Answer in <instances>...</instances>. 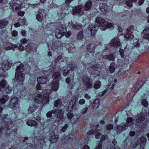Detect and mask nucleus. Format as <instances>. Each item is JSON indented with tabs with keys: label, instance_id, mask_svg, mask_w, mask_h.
<instances>
[{
	"label": "nucleus",
	"instance_id": "nucleus-1",
	"mask_svg": "<svg viewBox=\"0 0 149 149\" xmlns=\"http://www.w3.org/2000/svg\"><path fill=\"white\" fill-rule=\"evenodd\" d=\"M96 22L98 24V25L91 24L88 27V30L91 33V36L92 38L95 36L99 28L102 31L105 30L108 28L111 29L114 28V26L111 23H109L107 21H105L104 19L99 16L96 18Z\"/></svg>",
	"mask_w": 149,
	"mask_h": 149
},
{
	"label": "nucleus",
	"instance_id": "nucleus-2",
	"mask_svg": "<svg viewBox=\"0 0 149 149\" xmlns=\"http://www.w3.org/2000/svg\"><path fill=\"white\" fill-rule=\"evenodd\" d=\"M56 113L57 114L55 122H57L58 124H59L60 121H63V113L61 109H54L49 111L47 113L46 116L47 117H51L52 116V114H56Z\"/></svg>",
	"mask_w": 149,
	"mask_h": 149
},
{
	"label": "nucleus",
	"instance_id": "nucleus-3",
	"mask_svg": "<svg viewBox=\"0 0 149 149\" xmlns=\"http://www.w3.org/2000/svg\"><path fill=\"white\" fill-rule=\"evenodd\" d=\"M66 32V26L64 24H61L55 30V36L57 39H61Z\"/></svg>",
	"mask_w": 149,
	"mask_h": 149
},
{
	"label": "nucleus",
	"instance_id": "nucleus-4",
	"mask_svg": "<svg viewBox=\"0 0 149 149\" xmlns=\"http://www.w3.org/2000/svg\"><path fill=\"white\" fill-rule=\"evenodd\" d=\"M85 68L87 69L91 68L92 74L96 75H98L100 72V66L99 64H96L92 65L91 63H88L85 65Z\"/></svg>",
	"mask_w": 149,
	"mask_h": 149
},
{
	"label": "nucleus",
	"instance_id": "nucleus-5",
	"mask_svg": "<svg viewBox=\"0 0 149 149\" xmlns=\"http://www.w3.org/2000/svg\"><path fill=\"white\" fill-rule=\"evenodd\" d=\"M121 45V44L120 42L119 38H114L111 40V42L110 44V46H109V47L106 46L105 49H104L103 51V52H107V50H108L109 48H111V47L116 48L118 47H118L120 46Z\"/></svg>",
	"mask_w": 149,
	"mask_h": 149
},
{
	"label": "nucleus",
	"instance_id": "nucleus-6",
	"mask_svg": "<svg viewBox=\"0 0 149 149\" xmlns=\"http://www.w3.org/2000/svg\"><path fill=\"white\" fill-rule=\"evenodd\" d=\"M22 2L20 0H13L10 2V5L14 11L19 10L21 8Z\"/></svg>",
	"mask_w": 149,
	"mask_h": 149
},
{
	"label": "nucleus",
	"instance_id": "nucleus-7",
	"mask_svg": "<svg viewBox=\"0 0 149 149\" xmlns=\"http://www.w3.org/2000/svg\"><path fill=\"white\" fill-rule=\"evenodd\" d=\"M46 21L45 22H44L42 23L43 27H44V31L47 35H49L50 36V34H52L53 31V28L54 27L53 24L54 23H47L46 24Z\"/></svg>",
	"mask_w": 149,
	"mask_h": 149
},
{
	"label": "nucleus",
	"instance_id": "nucleus-8",
	"mask_svg": "<svg viewBox=\"0 0 149 149\" xmlns=\"http://www.w3.org/2000/svg\"><path fill=\"white\" fill-rule=\"evenodd\" d=\"M84 88L86 90L91 88L93 86L90 78L86 75L84 76L82 78Z\"/></svg>",
	"mask_w": 149,
	"mask_h": 149
},
{
	"label": "nucleus",
	"instance_id": "nucleus-9",
	"mask_svg": "<svg viewBox=\"0 0 149 149\" xmlns=\"http://www.w3.org/2000/svg\"><path fill=\"white\" fill-rule=\"evenodd\" d=\"M13 62L11 60H4L1 63V68L4 71L7 70L10 68Z\"/></svg>",
	"mask_w": 149,
	"mask_h": 149
},
{
	"label": "nucleus",
	"instance_id": "nucleus-10",
	"mask_svg": "<svg viewBox=\"0 0 149 149\" xmlns=\"http://www.w3.org/2000/svg\"><path fill=\"white\" fill-rule=\"evenodd\" d=\"M146 113L141 112L138 115L136 119V121L137 123L141 124L145 119Z\"/></svg>",
	"mask_w": 149,
	"mask_h": 149
},
{
	"label": "nucleus",
	"instance_id": "nucleus-11",
	"mask_svg": "<svg viewBox=\"0 0 149 149\" xmlns=\"http://www.w3.org/2000/svg\"><path fill=\"white\" fill-rule=\"evenodd\" d=\"M25 74L22 73L16 72L15 78L16 81L17 82H21L22 83L24 80Z\"/></svg>",
	"mask_w": 149,
	"mask_h": 149
},
{
	"label": "nucleus",
	"instance_id": "nucleus-12",
	"mask_svg": "<svg viewBox=\"0 0 149 149\" xmlns=\"http://www.w3.org/2000/svg\"><path fill=\"white\" fill-rule=\"evenodd\" d=\"M58 80L56 79H54L50 85V86H51V89L54 91H57L58 88Z\"/></svg>",
	"mask_w": 149,
	"mask_h": 149
},
{
	"label": "nucleus",
	"instance_id": "nucleus-13",
	"mask_svg": "<svg viewBox=\"0 0 149 149\" xmlns=\"http://www.w3.org/2000/svg\"><path fill=\"white\" fill-rule=\"evenodd\" d=\"M52 49L54 51L58 52L61 49V46L59 41H56L52 45Z\"/></svg>",
	"mask_w": 149,
	"mask_h": 149
},
{
	"label": "nucleus",
	"instance_id": "nucleus-14",
	"mask_svg": "<svg viewBox=\"0 0 149 149\" xmlns=\"http://www.w3.org/2000/svg\"><path fill=\"white\" fill-rule=\"evenodd\" d=\"M114 128L118 133L120 134L127 128V126H126L125 124L122 123L116 127H115Z\"/></svg>",
	"mask_w": 149,
	"mask_h": 149
},
{
	"label": "nucleus",
	"instance_id": "nucleus-15",
	"mask_svg": "<svg viewBox=\"0 0 149 149\" xmlns=\"http://www.w3.org/2000/svg\"><path fill=\"white\" fill-rule=\"evenodd\" d=\"M45 98L44 100H40L39 98L36 97L35 98L34 100L35 102L38 104L42 102V104H46L49 102V97L48 95H47L45 97Z\"/></svg>",
	"mask_w": 149,
	"mask_h": 149
},
{
	"label": "nucleus",
	"instance_id": "nucleus-16",
	"mask_svg": "<svg viewBox=\"0 0 149 149\" xmlns=\"http://www.w3.org/2000/svg\"><path fill=\"white\" fill-rule=\"evenodd\" d=\"M100 9L102 13L104 14H106L109 11H108V7L105 3L100 4Z\"/></svg>",
	"mask_w": 149,
	"mask_h": 149
},
{
	"label": "nucleus",
	"instance_id": "nucleus-17",
	"mask_svg": "<svg viewBox=\"0 0 149 149\" xmlns=\"http://www.w3.org/2000/svg\"><path fill=\"white\" fill-rule=\"evenodd\" d=\"M97 47L93 43H89L87 46V50L90 52H94V50Z\"/></svg>",
	"mask_w": 149,
	"mask_h": 149
},
{
	"label": "nucleus",
	"instance_id": "nucleus-18",
	"mask_svg": "<svg viewBox=\"0 0 149 149\" xmlns=\"http://www.w3.org/2000/svg\"><path fill=\"white\" fill-rule=\"evenodd\" d=\"M75 139V136L71 134L68 137H66L64 140L63 142L66 143H69L73 142Z\"/></svg>",
	"mask_w": 149,
	"mask_h": 149
},
{
	"label": "nucleus",
	"instance_id": "nucleus-19",
	"mask_svg": "<svg viewBox=\"0 0 149 149\" xmlns=\"http://www.w3.org/2000/svg\"><path fill=\"white\" fill-rule=\"evenodd\" d=\"M6 47L4 48L5 50H9L11 49H14V48H17V46L16 45H14L10 42H8L6 43Z\"/></svg>",
	"mask_w": 149,
	"mask_h": 149
},
{
	"label": "nucleus",
	"instance_id": "nucleus-20",
	"mask_svg": "<svg viewBox=\"0 0 149 149\" xmlns=\"http://www.w3.org/2000/svg\"><path fill=\"white\" fill-rule=\"evenodd\" d=\"M37 81L39 84H44L47 81V78L46 76H43L37 78Z\"/></svg>",
	"mask_w": 149,
	"mask_h": 149
},
{
	"label": "nucleus",
	"instance_id": "nucleus-21",
	"mask_svg": "<svg viewBox=\"0 0 149 149\" xmlns=\"http://www.w3.org/2000/svg\"><path fill=\"white\" fill-rule=\"evenodd\" d=\"M59 67L60 68H58V70L59 71H61V72L62 73L63 75L64 76H66L69 73V71L65 70L66 68L63 66V64L62 63L61 64Z\"/></svg>",
	"mask_w": 149,
	"mask_h": 149
},
{
	"label": "nucleus",
	"instance_id": "nucleus-22",
	"mask_svg": "<svg viewBox=\"0 0 149 149\" xmlns=\"http://www.w3.org/2000/svg\"><path fill=\"white\" fill-rule=\"evenodd\" d=\"M71 25L72 28L75 30H78L81 29L82 27V25L80 23L78 22H76L74 24L73 23H71Z\"/></svg>",
	"mask_w": 149,
	"mask_h": 149
},
{
	"label": "nucleus",
	"instance_id": "nucleus-23",
	"mask_svg": "<svg viewBox=\"0 0 149 149\" xmlns=\"http://www.w3.org/2000/svg\"><path fill=\"white\" fill-rule=\"evenodd\" d=\"M77 65L75 63L70 64L68 65L67 67V70L68 71H74L77 69Z\"/></svg>",
	"mask_w": 149,
	"mask_h": 149
},
{
	"label": "nucleus",
	"instance_id": "nucleus-24",
	"mask_svg": "<svg viewBox=\"0 0 149 149\" xmlns=\"http://www.w3.org/2000/svg\"><path fill=\"white\" fill-rule=\"evenodd\" d=\"M143 38L149 41V28H145L143 32Z\"/></svg>",
	"mask_w": 149,
	"mask_h": 149
},
{
	"label": "nucleus",
	"instance_id": "nucleus-25",
	"mask_svg": "<svg viewBox=\"0 0 149 149\" xmlns=\"http://www.w3.org/2000/svg\"><path fill=\"white\" fill-rule=\"evenodd\" d=\"M28 42V40L25 38H24L21 40L20 41V42L21 44L19 45V46L18 47V48L19 49L22 51L24 50L25 48L22 45L25 44Z\"/></svg>",
	"mask_w": 149,
	"mask_h": 149
},
{
	"label": "nucleus",
	"instance_id": "nucleus-26",
	"mask_svg": "<svg viewBox=\"0 0 149 149\" xmlns=\"http://www.w3.org/2000/svg\"><path fill=\"white\" fill-rule=\"evenodd\" d=\"M82 8V7L81 6L77 7L75 9L73 10L72 14L74 15H75L80 14Z\"/></svg>",
	"mask_w": 149,
	"mask_h": 149
},
{
	"label": "nucleus",
	"instance_id": "nucleus-27",
	"mask_svg": "<svg viewBox=\"0 0 149 149\" xmlns=\"http://www.w3.org/2000/svg\"><path fill=\"white\" fill-rule=\"evenodd\" d=\"M26 124L30 126H33L36 127L38 125V123L34 120H31L28 121L26 122Z\"/></svg>",
	"mask_w": 149,
	"mask_h": 149
},
{
	"label": "nucleus",
	"instance_id": "nucleus-28",
	"mask_svg": "<svg viewBox=\"0 0 149 149\" xmlns=\"http://www.w3.org/2000/svg\"><path fill=\"white\" fill-rule=\"evenodd\" d=\"M134 123V122L133 118L131 117H128L127 119L126 123L125 125L126 126H127V127H130Z\"/></svg>",
	"mask_w": 149,
	"mask_h": 149
},
{
	"label": "nucleus",
	"instance_id": "nucleus-29",
	"mask_svg": "<svg viewBox=\"0 0 149 149\" xmlns=\"http://www.w3.org/2000/svg\"><path fill=\"white\" fill-rule=\"evenodd\" d=\"M18 99L17 97H14L12 99L10 102V104L11 106L15 107L16 104H18Z\"/></svg>",
	"mask_w": 149,
	"mask_h": 149
},
{
	"label": "nucleus",
	"instance_id": "nucleus-30",
	"mask_svg": "<svg viewBox=\"0 0 149 149\" xmlns=\"http://www.w3.org/2000/svg\"><path fill=\"white\" fill-rule=\"evenodd\" d=\"M92 4V3L90 0L86 2L85 4L84 8L85 10L88 11L91 9V6Z\"/></svg>",
	"mask_w": 149,
	"mask_h": 149
},
{
	"label": "nucleus",
	"instance_id": "nucleus-31",
	"mask_svg": "<svg viewBox=\"0 0 149 149\" xmlns=\"http://www.w3.org/2000/svg\"><path fill=\"white\" fill-rule=\"evenodd\" d=\"M134 36L132 34L129 33H126L125 35V40H127L131 41L134 38Z\"/></svg>",
	"mask_w": 149,
	"mask_h": 149
},
{
	"label": "nucleus",
	"instance_id": "nucleus-32",
	"mask_svg": "<svg viewBox=\"0 0 149 149\" xmlns=\"http://www.w3.org/2000/svg\"><path fill=\"white\" fill-rule=\"evenodd\" d=\"M38 107L36 105H31L30 106L28 110L29 113H32L35 111L38 108Z\"/></svg>",
	"mask_w": 149,
	"mask_h": 149
},
{
	"label": "nucleus",
	"instance_id": "nucleus-33",
	"mask_svg": "<svg viewBox=\"0 0 149 149\" xmlns=\"http://www.w3.org/2000/svg\"><path fill=\"white\" fill-rule=\"evenodd\" d=\"M67 9L64 8L62 10V13H61V14L58 13V16L59 18L60 19H62L66 15L68 14L69 13V12L67 13L66 12V11L67 12Z\"/></svg>",
	"mask_w": 149,
	"mask_h": 149
},
{
	"label": "nucleus",
	"instance_id": "nucleus-34",
	"mask_svg": "<svg viewBox=\"0 0 149 149\" xmlns=\"http://www.w3.org/2000/svg\"><path fill=\"white\" fill-rule=\"evenodd\" d=\"M58 138V136L57 135L53 134L51 136L50 141L52 143H55L57 141Z\"/></svg>",
	"mask_w": 149,
	"mask_h": 149
},
{
	"label": "nucleus",
	"instance_id": "nucleus-35",
	"mask_svg": "<svg viewBox=\"0 0 149 149\" xmlns=\"http://www.w3.org/2000/svg\"><path fill=\"white\" fill-rule=\"evenodd\" d=\"M99 102L98 99H96L93 103L92 104V107L94 109H97L99 107Z\"/></svg>",
	"mask_w": 149,
	"mask_h": 149
},
{
	"label": "nucleus",
	"instance_id": "nucleus-36",
	"mask_svg": "<svg viewBox=\"0 0 149 149\" xmlns=\"http://www.w3.org/2000/svg\"><path fill=\"white\" fill-rule=\"evenodd\" d=\"M23 67V64L20 63L19 66H17L16 72L22 73L24 70Z\"/></svg>",
	"mask_w": 149,
	"mask_h": 149
},
{
	"label": "nucleus",
	"instance_id": "nucleus-37",
	"mask_svg": "<svg viewBox=\"0 0 149 149\" xmlns=\"http://www.w3.org/2000/svg\"><path fill=\"white\" fill-rule=\"evenodd\" d=\"M26 50L29 52H32L34 51L35 49H34V50H33V44H30L27 45L26 46Z\"/></svg>",
	"mask_w": 149,
	"mask_h": 149
},
{
	"label": "nucleus",
	"instance_id": "nucleus-38",
	"mask_svg": "<svg viewBox=\"0 0 149 149\" xmlns=\"http://www.w3.org/2000/svg\"><path fill=\"white\" fill-rule=\"evenodd\" d=\"M8 100V97L7 96H3L1 99H0V106H1V104H4L6 101Z\"/></svg>",
	"mask_w": 149,
	"mask_h": 149
},
{
	"label": "nucleus",
	"instance_id": "nucleus-39",
	"mask_svg": "<svg viewBox=\"0 0 149 149\" xmlns=\"http://www.w3.org/2000/svg\"><path fill=\"white\" fill-rule=\"evenodd\" d=\"M76 100L75 99L71 101L68 105V107L72 109L74 107H76Z\"/></svg>",
	"mask_w": 149,
	"mask_h": 149
},
{
	"label": "nucleus",
	"instance_id": "nucleus-40",
	"mask_svg": "<svg viewBox=\"0 0 149 149\" xmlns=\"http://www.w3.org/2000/svg\"><path fill=\"white\" fill-rule=\"evenodd\" d=\"M44 18L43 14L42 13L39 12L37 15L36 18L37 20L41 22Z\"/></svg>",
	"mask_w": 149,
	"mask_h": 149
},
{
	"label": "nucleus",
	"instance_id": "nucleus-41",
	"mask_svg": "<svg viewBox=\"0 0 149 149\" xmlns=\"http://www.w3.org/2000/svg\"><path fill=\"white\" fill-rule=\"evenodd\" d=\"M146 140V138L142 136L139 138L137 140V143L140 144H141L142 143H145Z\"/></svg>",
	"mask_w": 149,
	"mask_h": 149
},
{
	"label": "nucleus",
	"instance_id": "nucleus-42",
	"mask_svg": "<svg viewBox=\"0 0 149 149\" xmlns=\"http://www.w3.org/2000/svg\"><path fill=\"white\" fill-rule=\"evenodd\" d=\"M8 22L5 21L4 20H1L0 21V29L3 28L5 25L8 24Z\"/></svg>",
	"mask_w": 149,
	"mask_h": 149
},
{
	"label": "nucleus",
	"instance_id": "nucleus-43",
	"mask_svg": "<svg viewBox=\"0 0 149 149\" xmlns=\"http://www.w3.org/2000/svg\"><path fill=\"white\" fill-rule=\"evenodd\" d=\"M100 132V131L98 129H96L94 130H90L89 132H88V134L89 135L95 134L96 132Z\"/></svg>",
	"mask_w": 149,
	"mask_h": 149
},
{
	"label": "nucleus",
	"instance_id": "nucleus-44",
	"mask_svg": "<svg viewBox=\"0 0 149 149\" xmlns=\"http://www.w3.org/2000/svg\"><path fill=\"white\" fill-rule=\"evenodd\" d=\"M62 104V102L60 100H57L54 104V106L56 107H60Z\"/></svg>",
	"mask_w": 149,
	"mask_h": 149
},
{
	"label": "nucleus",
	"instance_id": "nucleus-45",
	"mask_svg": "<svg viewBox=\"0 0 149 149\" xmlns=\"http://www.w3.org/2000/svg\"><path fill=\"white\" fill-rule=\"evenodd\" d=\"M115 64L112 63L109 66V69L110 72L112 73L114 72L115 70Z\"/></svg>",
	"mask_w": 149,
	"mask_h": 149
},
{
	"label": "nucleus",
	"instance_id": "nucleus-46",
	"mask_svg": "<svg viewBox=\"0 0 149 149\" xmlns=\"http://www.w3.org/2000/svg\"><path fill=\"white\" fill-rule=\"evenodd\" d=\"M101 86V82L100 81H96L94 84V87L96 89H97L100 87Z\"/></svg>",
	"mask_w": 149,
	"mask_h": 149
},
{
	"label": "nucleus",
	"instance_id": "nucleus-47",
	"mask_svg": "<svg viewBox=\"0 0 149 149\" xmlns=\"http://www.w3.org/2000/svg\"><path fill=\"white\" fill-rule=\"evenodd\" d=\"M83 37V31H80L77 34V38L78 39H81Z\"/></svg>",
	"mask_w": 149,
	"mask_h": 149
},
{
	"label": "nucleus",
	"instance_id": "nucleus-48",
	"mask_svg": "<svg viewBox=\"0 0 149 149\" xmlns=\"http://www.w3.org/2000/svg\"><path fill=\"white\" fill-rule=\"evenodd\" d=\"M47 95H48V94H46L45 95H43L41 93H40L38 94L37 97L41 100H44L45 98V97Z\"/></svg>",
	"mask_w": 149,
	"mask_h": 149
},
{
	"label": "nucleus",
	"instance_id": "nucleus-49",
	"mask_svg": "<svg viewBox=\"0 0 149 149\" xmlns=\"http://www.w3.org/2000/svg\"><path fill=\"white\" fill-rule=\"evenodd\" d=\"M26 20L24 18H21L18 20V22H19L21 25H24L26 23Z\"/></svg>",
	"mask_w": 149,
	"mask_h": 149
},
{
	"label": "nucleus",
	"instance_id": "nucleus-50",
	"mask_svg": "<svg viewBox=\"0 0 149 149\" xmlns=\"http://www.w3.org/2000/svg\"><path fill=\"white\" fill-rule=\"evenodd\" d=\"M7 82L5 80H3L1 81L0 85L2 88H4L7 85Z\"/></svg>",
	"mask_w": 149,
	"mask_h": 149
},
{
	"label": "nucleus",
	"instance_id": "nucleus-51",
	"mask_svg": "<svg viewBox=\"0 0 149 149\" xmlns=\"http://www.w3.org/2000/svg\"><path fill=\"white\" fill-rule=\"evenodd\" d=\"M136 42L134 40V46L136 47H139L140 46L139 43V39H136Z\"/></svg>",
	"mask_w": 149,
	"mask_h": 149
},
{
	"label": "nucleus",
	"instance_id": "nucleus-52",
	"mask_svg": "<svg viewBox=\"0 0 149 149\" xmlns=\"http://www.w3.org/2000/svg\"><path fill=\"white\" fill-rule=\"evenodd\" d=\"M75 48L74 47H69L68 49L69 53H73L74 51Z\"/></svg>",
	"mask_w": 149,
	"mask_h": 149
},
{
	"label": "nucleus",
	"instance_id": "nucleus-53",
	"mask_svg": "<svg viewBox=\"0 0 149 149\" xmlns=\"http://www.w3.org/2000/svg\"><path fill=\"white\" fill-rule=\"evenodd\" d=\"M126 5L129 7H131L132 6V1L130 0L127 1L126 2Z\"/></svg>",
	"mask_w": 149,
	"mask_h": 149
},
{
	"label": "nucleus",
	"instance_id": "nucleus-54",
	"mask_svg": "<svg viewBox=\"0 0 149 149\" xmlns=\"http://www.w3.org/2000/svg\"><path fill=\"white\" fill-rule=\"evenodd\" d=\"M60 74L59 72H56L53 74L54 77L55 78L58 79L59 78Z\"/></svg>",
	"mask_w": 149,
	"mask_h": 149
},
{
	"label": "nucleus",
	"instance_id": "nucleus-55",
	"mask_svg": "<svg viewBox=\"0 0 149 149\" xmlns=\"http://www.w3.org/2000/svg\"><path fill=\"white\" fill-rule=\"evenodd\" d=\"M80 118V115H73V118L74 120L75 121H76Z\"/></svg>",
	"mask_w": 149,
	"mask_h": 149
},
{
	"label": "nucleus",
	"instance_id": "nucleus-56",
	"mask_svg": "<svg viewBox=\"0 0 149 149\" xmlns=\"http://www.w3.org/2000/svg\"><path fill=\"white\" fill-rule=\"evenodd\" d=\"M12 88L10 87L9 86L6 88V91L7 93H10L12 91Z\"/></svg>",
	"mask_w": 149,
	"mask_h": 149
},
{
	"label": "nucleus",
	"instance_id": "nucleus-57",
	"mask_svg": "<svg viewBox=\"0 0 149 149\" xmlns=\"http://www.w3.org/2000/svg\"><path fill=\"white\" fill-rule=\"evenodd\" d=\"M142 104L145 107H146L148 105V102L146 100H143L141 102Z\"/></svg>",
	"mask_w": 149,
	"mask_h": 149
},
{
	"label": "nucleus",
	"instance_id": "nucleus-58",
	"mask_svg": "<svg viewBox=\"0 0 149 149\" xmlns=\"http://www.w3.org/2000/svg\"><path fill=\"white\" fill-rule=\"evenodd\" d=\"M87 106V105H86V107L83 109L82 110V113L83 114L85 113L88 110V107Z\"/></svg>",
	"mask_w": 149,
	"mask_h": 149
},
{
	"label": "nucleus",
	"instance_id": "nucleus-59",
	"mask_svg": "<svg viewBox=\"0 0 149 149\" xmlns=\"http://www.w3.org/2000/svg\"><path fill=\"white\" fill-rule=\"evenodd\" d=\"M113 127V125L111 124H110L108 125L106 127V128L107 130H110L111 129H112Z\"/></svg>",
	"mask_w": 149,
	"mask_h": 149
},
{
	"label": "nucleus",
	"instance_id": "nucleus-60",
	"mask_svg": "<svg viewBox=\"0 0 149 149\" xmlns=\"http://www.w3.org/2000/svg\"><path fill=\"white\" fill-rule=\"evenodd\" d=\"M74 114L73 113L71 112H69L67 115L68 118L69 119H71L72 118H73Z\"/></svg>",
	"mask_w": 149,
	"mask_h": 149
},
{
	"label": "nucleus",
	"instance_id": "nucleus-61",
	"mask_svg": "<svg viewBox=\"0 0 149 149\" xmlns=\"http://www.w3.org/2000/svg\"><path fill=\"white\" fill-rule=\"evenodd\" d=\"M68 124H66L61 129V130L63 132H65L68 127Z\"/></svg>",
	"mask_w": 149,
	"mask_h": 149
},
{
	"label": "nucleus",
	"instance_id": "nucleus-62",
	"mask_svg": "<svg viewBox=\"0 0 149 149\" xmlns=\"http://www.w3.org/2000/svg\"><path fill=\"white\" fill-rule=\"evenodd\" d=\"M119 51L120 56H125L124 53V50L123 49H122L120 48L119 49Z\"/></svg>",
	"mask_w": 149,
	"mask_h": 149
},
{
	"label": "nucleus",
	"instance_id": "nucleus-63",
	"mask_svg": "<svg viewBox=\"0 0 149 149\" xmlns=\"http://www.w3.org/2000/svg\"><path fill=\"white\" fill-rule=\"evenodd\" d=\"M85 103V101L84 99H80L79 101V103L81 105H83Z\"/></svg>",
	"mask_w": 149,
	"mask_h": 149
},
{
	"label": "nucleus",
	"instance_id": "nucleus-64",
	"mask_svg": "<svg viewBox=\"0 0 149 149\" xmlns=\"http://www.w3.org/2000/svg\"><path fill=\"white\" fill-rule=\"evenodd\" d=\"M12 35L13 36H16L18 35L17 32L15 30L13 31L12 32Z\"/></svg>",
	"mask_w": 149,
	"mask_h": 149
}]
</instances>
